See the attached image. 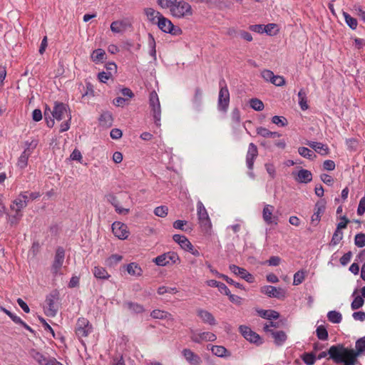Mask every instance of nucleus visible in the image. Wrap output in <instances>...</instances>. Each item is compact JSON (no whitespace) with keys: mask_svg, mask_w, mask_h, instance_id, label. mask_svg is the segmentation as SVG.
Here are the masks:
<instances>
[{"mask_svg":"<svg viewBox=\"0 0 365 365\" xmlns=\"http://www.w3.org/2000/svg\"><path fill=\"white\" fill-rule=\"evenodd\" d=\"M44 118L47 126L53 128L55 124V120L60 121L66 118H68V120H71V113L68 105L56 101L52 110L49 107H46Z\"/></svg>","mask_w":365,"mask_h":365,"instance_id":"obj_1","label":"nucleus"},{"mask_svg":"<svg viewBox=\"0 0 365 365\" xmlns=\"http://www.w3.org/2000/svg\"><path fill=\"white\" fill-rule=\"evenodd\" d=\"M328 354L336 364H343V365H356L357 359L353 356H350L343 350L336 346H331L328 350Z\"/></svg>","mask_w":365,"mask_h":365,"instance_id":"obj_2","label":"nucleus"},{"mask_svg":"<svg viewBox=\"0 0 365 365\" xmlns=\"http://www.w3.org/2000/svg\"><path fill=\"white\" fill-rule=\"evenodd\" d=\"M173 16L178 19L192 15V9L189 3L185 1H175L170 9Z\"/></svg>","mask_w":365,"mask_h":365,"instance_id":"obj_3","label":"nucleus"},{"mask_svg":"<svg viewBox=\"0 0 365 365\" xmlns=\"http://www.w3.org/2000/svg\"><path fill=\"white\" fill-rule=\"evenodd\" d=\"M197 215L202 230L207 232L210 231L212 228L211 220L206 208L201 201H198L197 203Z\"/></svg>","mask_w":365,"mask_h":365,"instance_id":"obj_4","label":"nucleus"},{"mask_svg":"<svg viewBox=\"0 0 365 365\" xmlns=\"http://www.w3.org/2000/svg\"><path fill=\"white\" fill-rule=\"evenodd\" d=\"M230 104V92L224 80L220 82V91L217 101L218 110L226 113Z\"/></svg>","mask_w":365,"mask_h":365,"instance_id":"obj_5","label":"nucleus"},{"mask_svg":"<svg viewBox=\"0 0 365 365\" xmlns=\"http://www.w3.org/2000/svg\"><path fill=\"white\" fill-rule=\"evenodd\" d=\"M149 106L151 109L155 125L157 126H160L161 119V107L158 96L155 91H152L150 94Z\"/></svg>","mask_w":365,"mask_h":365,"instance_id":"obj_6","label":"nucleus"},{"mask_svg":"<svg viewBox=\"0 0 365 365\" xmlns=\"http://www.w3.org/2000/svg\"><path fill=\"white\" fill-rule=\"evenodd\" d=\"M158 28L163 32L173 36H179L182 34V29L179 26H174L170 20L162 16L156 24Z\"/></svg>","mask_w":365,"mask_h":365,"instance_id":"obj_7","label":"nucleus"},{"mask_svg":"<svg viewBox=\"0 0 365 365\" xmlns=\"http://www.w3.org/2000/svg\"><path fill=\"white\" fill-rule=\"evenodd\" d=\"M58 297L57 293H51L47 296L45 301L44 313L48 317H55L58 312Z\"/></svg>","mask_w":365,"mask_h":365,"instance_id":"obj_8","label":"nucleus"},{"mask_svg":"<svg viewBox=\"0 0 365 365\" xmlns=\"http://www.w3.org/2000/svg\"><path fill=\"white\" fill-rule=\"evenodd\" d=\"M65 258V251L63 247H58L56 252L53 262L51 266V272L54 277L63 274L61 268Z\"/></svg>","mask_w":365,"mask_h":365,"instance_id":"obj_9","label":"nucleus"},{"mask_svg":"<svg viewBox=\"0 0 365 365\" xmlns=\"http://www.w3.org/2000/svg\"><path fill=\"white\" fill-rule=\"evenodd\" d=\"M335 346L345 351V353L350 356H353L357 359L359 356H360L363 352H365V336L360 338L356 341V350L345 347L342 344H338Z\"/></svg>","mask_w":365,"mask_h":365,"instance_id":"obj_10","label":"nucleus"},{"mask_svg":"<svg viewBox=\"0 0 365 365\" xmlns=\"http://www.w3.org/2000/svg\"><path fill=\"white\" fill-rule=\"evenodd\" d=\"M190 339L192 341L201 344L204 341H215L217 339L216 335L210 331H198L197 330L190 329Z\"/></svg>","mask_w":365,"mask_h":365,"instance_id":"obj_11","label":"nucleus"},{"mask_svg":"<svg viewBox=\"0 0 365 365\" xmlns=\"http://www.w3.org/2000/svg\"><path fill=\"white\" fill-rule=\"evenodd\" d=\"M153 261L155 264L163 267L168 265L170 262L173 264L177 263L180 261V258L177 253L168 252L158 256L154 258Z\"/></svg>","mask_w":365,"mask_h":365,"instance_id":"obj_12","label":"nucleus"},{"mask_svg":"<svg viewBox=\"0 0 365 365\" xmlns=\"http://www.w3.org/2000/svg\"><path fill=\"white\" fill-rule=\"evenodd\" d=\"M93 328L86 318H79L76 323V334L78 338L88 336L92 332Z\"/></svg>","mask_w":365,"mask_h":365,"instance_id":"obj_13","label":"nucleus"},{"mask_svg":"<svg viewBox=\"0 0 365 365\" xmlns=\"http://www.w3.org/2000/svg\"><path fill=\"white\" fill-rule=\"evenodd\" d=\"M29 202V196L26 192H21L15 200H14L10 205V209L14 212H21Z\"/></svg>","mask_w":365,"mask_h":365,"instance_id":"obj_14","label":"nucleus"},{"mask_svg":"<svg viewBox=\"0 0 365 365\" xmlns=\"http://www.w3.org/2000/svg\"><path fill=\"white\" fill-rule=\"evenodd\" d=\"M239 331L243 337L250 343H254L256 344H262V340L259 335L252 331L249 327L241 325L239 327Z\"/></svg>","mask_w":365,"mask_h":365,"instance_id":"obj_15","label":"nucleus"},{"mask_svg":"<svg viewBox=\"0 0 365 365\" xmlns=\"http://www.w3.org/2000/svg\"><path fill=\"white\" fill-rule=\"evenodd\" d=\"M260 292L269 297L284 299L286 296V291L280 287H275L271 285H265L261 287Z\"/></svg>","mask_w":365,"mask_h":365,"instance_id":"obj_16","label":"nucleus"},{"mask_svg":"<svg viewBox=\"0 0 365 365\" xmlns=\"http://www.w3.org/2000/svg\"><path fill=\"white\" fill-rule=\"evenodd\" d=\"M112 231L114 235L120 240L127 239L130 233L127 225L120 222H114L112 224Z\"/></svg>","mask_w":365,"mask_h":365,"instance_id":"obj_17","label":"nucleus"},{"mask_svg":"<svg viewBox=\"0 0 365 365\" xmlns=\"http://www.w3.org/2000/svg\"><path fill=\"white\" fill-rule=\"evenodd\" d=\"M274 210V207L271 205H265L262 211V217L264 221L267 225H271L272 223L277 225L278 218L277 216L273 215V212Z\"/></svg>","mask_w":365,"mask_h":365,"instance_id":"obj_18","label":"nucleus"},{"mask_svg":"<svg viewBox=\"0 0 365 365\" xmlns=\"http://www.w3.org/2000/svg\"><path fill=\"white\" fill-rule=\"evenodd\" d=\"M182 355L190 365H200L202 363L200 356L190 349H184Z\"/></svg>","mask_w":365,"mask_h":365,"instance_id":"obj_19","label":"nucleus"},{"mask_svg":"<svg viewBox=\"0 0 365 365\" xmlns=\"http://www.w3.org/2000/svg\"><path fill=\"white\" fill-rule=\"evenodd\" d=\"M257 155V146L252 143H250L246 155V164L249 170H252L253 169L255 160Z\"/></svg>","mask_w":365,"mask_h":365,"instance_id":"obj_20","label":"nucleus"},{"mask_svg":"<svg viewBox=\"0 0 365 365\" xmlns=\"http://www.w3.org/2000/svg\"><path fill=\"white\" fill-rule=\"evenodd\" d=\"M30 355L39 365H51L53 361H56L55 358L47 357L34 349L30 351Z\"/></svg>","mask_w":365,"mask_h":365,"instance_id":"obj_21","label":"nucleus"},{"mask_svg":"<svg viewBox=\"0 0 365 365\" xmlns=\"http://www.w3.org/2000/svg\"><path fill=\"white\" fill-rule=\"evenodd\" d=\"M294 180L299 183H308L312 180V173L305 169H301L298 172H293Z\"/></svg>","mask_w":365,"mask_h":365,"instance_id":"obj_22","label":"nucleus"},{"mask_svg":"<svg viewBox=\"0 0 365 365\" xmlns=\"http://www.w3.org/2000/svg\"><path fill=\"white\" fill-rule=\"evenodd\" d=\"M197 315L205 324L210 326L217 324V321L212 313L203 309H197Z\"/></svg>","mask_w":365,"mask_h":365,"instance_id":"obj_23","label":"nucleus"},{"mask_svg":"<svg viewBox=\"0 0 365 365\" xmlns=\"http://www.w3.org/2000/svg\"><path fill=\"white\" fill-rule=\"evenodd\" d=\"M207 349L217 357L225 358L231 356V353L223 346L208 344Z\"/></svg>","mask_w":365,"mask_h":365,"instance_id":"obj_24","label":"nucleus"},{"mask_svg":"<svg viewBox=\"0 0 365 365\" xmlns=\"http://www.w3.org/2000/svg\"><path fill=\"white\" fill-rule=\"evenodd\" d=\"M325 210V203L323 201L317 202L315 205L314 212L311 217L312 222L317 225L321 216Z\"/></svg>","mask_w":365,"mask_h":365,"instance_id":"obj_25","label":"nucleus"},{"mask_svg":"<svg viewBox=\"0 0 365 365\" xmlns=\"http://www.w3.org/2000/svg\"><path fill=\"white\" fill-rule=\"evenodd\" d=\"M173 239L184 250H192V244L185 236L176 234L173 235Z\"/></svg>","mask_w":365,"mask_h":365,"instance_id":"obj_26","label":"nucleus"},{"mask_svg":"<svg viewBox=\"0 0 365 365\" xmlns=\"http://www.w3.org/2000/svg\"><path fill=\"white\" fill-rule=\"evenodd\" d=\"M144 13L148 20L153 24H156L157 21L163 16L159 11H155L153 8L145 9Z\"/></svg>","mask_w":365,"mask_h":365,"instance_id":"obj_27","label":"nucleus"},{"mask_svg":"<svg viewBox=\"0 0 365 365\" xmlns=\"http://www.w3.org/2000/svg\"><path fill=\"white\" fill-rule=\"evenodd\" d=\"M307 145L314 149L316 152L319 153L322 155H326L329 153L328 147L319 142L309 141Z\"/></svg>","mask_w":365,"mask_h":365,"instance_id":"obj_28","label":"nucleus"},{"mask_svg":"<svg viewBox=\"0 0 365 365\" xmlns=\"http://www.w3.org/2000/svg\"><path fill=\"white\" fill-rule=\"evenodd\" d=\"M150 316L153 319H167L173 321L174 319L171 314L168 313V312L160 310V309H154L150 313Z\"/></svg>","mask_w":365,"mask_h":365,"instance_id":"obj_29","label":"nucleus"},{"mask_svg":"<svg viewBox=\"0 0 365 365\" xmlns=\"http://www.w3.org/2000/svg\"><path fill=\"white\" fill-rule=\"evenodd\" d=\"M99 123L103 127H110L113 124V116L111 113L108 111L102 113L99 117Z\"/></svg>","mask_w":365,"mask_h":365,"instance_id":"obj_30","label":"nucleus"},{"mask_svg":"<svg viewBox=\"0 0 365 365\" xmlns=\"http://www.w3.org/2000/svg\"><path fill=\"white\" fill-rule=\"evenodd\" d=\"M106 52L102 48H98L94 50L91 55V60L96 64L103 63L104 59L106 58Z\"/></svg>","mask_w":365,"mask_h":365,"instance_id":"obj_31","label":"nucleus"},{"mask_svg":"<svg viewBox=\"0 0 365 365\" xmlns=\"http://www.w3.org/2000/svg\"><path fill=\"white\" fill-rule=\"evenodd\" d=\"M128 24L125 21H115L110 24V30L115 34L121 33L124 31Z\"/></svg>","mask_w":365,"mask_h":365,"instance_id":"obj_32","label":"nucleus"},{"mask_svg":"<svg viewBox=\"0 0 365 365\" xmlns=\"http://www.w3.org/2000/svg\"><path fill=\"white\" fill-rule=\"evenodd\" d=\"M93 274L95 277L101 279H108L110 277L107 270L104 267L100 266L94 267Z\"/></svg>","mask_w":365,"mask_h":365,"instance_id":"obj_33","label":"nucleus"},{"mask_svg":"<svg viewBox=\"0 0 365 365\" xmlns=\"http://www.w3.org/2000/svg\"><path fill=\"white\" fill-rule=\"evenodd\" d=\"M272 336L277 346L282 345L287 340V334L283 331H272Z\"/></svg>","mask_w":365,"mask_h":365,"instance_id":"obj_34","label":"nucleus"},{"mask_svg":"<svg viewBox=\"0 0 365 365\" xmlns=\"http://www.w3.org/2000/svg\"><path fill=\"white\" fill-rule=\"evenodd\" d=\"M256 132L258 135L264 138H279L281 134L278 132H272L264 127H259L257 128Z\"/></svg>","mask_w":365,"mask_h":365,"instance_id":"obj_35","label":"nucleus"},{"mask_svg":"<svg viewBox=\"0 0 365 365\" xmlns=\"http://www.w3.org/2000/svg\"><path fill=\"white\" fill-rule=\"evenodd\" d=\"M258 314L261 317H262L264 319H269V320L277 319L279 317V314L274 310L260 309L258 311Z\"/></svg>","mask_w":365,"mask_h":365,"instance_id":"obj_36","label":"nucleus"},{"mask_svg":"<svg viewBox=\"0 0 365 365\" xmlns=\"http://www.w3.org/2000/svg\"><path fill=\"white\" fill-rule=\"evenodd\" d=\"M148 46L149 48V54L154 60H156V43L155 40L151 34H148Z\"/></svg>","mask_w":365,"mask_h":365,"instance_id":"obj_37","label":"nucleus"},{"mask_svg":"<svg viewBox=\"0 0 365 365\" xmlns=\"http://www.w3.org/2000/svg\"><path fill=\"white\" fill-rule=\"evenodd\" d=\"M126 270L129 274L139 277L142 275L141 268L135 263H130L127 265Z\"/></svg>","mask_w":365,"mask_h":365,"instance_id":"obj_38","label":"nucleus"},{"mask_svg":"<svg viewBox=\"0 0 365 365\" xmlns=\"http://www.w3.org/2000/svg\"><path fill=\"white\" fill-rule=\"evenodd\" d=\"M328 320L333 324H339L342 320V315L337 311H329L327 313Z\"/></svg>","mask_w":365,"mask_h":365,"instance_id":"obj_39","label":"nucleus"},{"mask_svg":"<svg viewBox=\"0 0 365 365\" xmlns=\"http://www.w3.org/2000/svg\"><path fill=\"white\" fill-rule=\"evenodd\" d=\"M299 104L302 110H305L308 108L307 93L303 89L298 93Z\"/></svg>","mask_w":365,"mask_h":365,"instance_id":"obj_40","label":"nucleus"},{"mask_svg":"<svg viewBox=\"0 0 365 365\" xmlns=\"http://www.w3.org/2000/svg\"><path fill=\"white\" fill-rule=\"evenodd\" d=\"M250 106L253 110L257 111H261L264 108L263 102L256 98L250 100Z\"/></svg>","mask_w":365,"mask_h":365,"instance_id":"obj_41","label":"nucleus"},{"mask_svg":"<svg viewBox=\"0 0 365 365\" xmlns=\"http://www.w3.org/2000/svg\"><path fill=\"white\" fill-rule=\"evenodd\" d=\"M298 153L301 156L309 160H312L316 157L314 152L306 147L299 148Z\"/></svg>","mask_w":365,"mask_h":365,"instance_id":"obj_42","label":"nucleus"},{"mask_svg":"<svg viewBox=\"0 0 365 365\" xmlns=\"http://www.w3.org/2000/svg\"><path fill=\"white\" fill-rule=\"evenodd\" d=\"M31 155L27 154V152H23L17 161V166L21 168H25L28 165V160Z\"/></svg>","mask_w":365,"mask_h":365,"instance_id":"obj_43","label":"nucleus"},{"mask_svg":"<svg viewBox=\"0 0 365 365\" xmlns=\"http://www.w3.org/2000/svg\"><path fill=\"white\" fill-rule=\"evenodd\" d=\"M343 16L346 24L351 29H355L357 26V21L351 16L348 13L343 12Z\"/></svg>","mask_w":365,"mask_h":365,"instance_id":"obj_44","label":"nucleus"},{"mask_svg":"<svg viewBox=\"0 0 365 365\" xmlns=\"http://www.w3.org/2000/svg\"><path fill=\"white\" fill-rule=\"evenodd\" d=\"M126 305L129 310L136 314L142 313L145 310L143 307L138 303L127 302Z\"/></svg>","mask_w":365,"mask_h":365,"instance_id":"obj_45","label":"nucleus"},{"mask_svg":"<svg viewBox=\"0 0 365 365\" xmlns=\"http://www.w3.org/2000/svg\"><path fill=\"white\" fill-rule=\"evenodd\" d=\"M229 269L234 274L240 276L241 278H242L247 272L245 269L240 267L235 264H230Z\"/></svg>","mask_w":365,"mask_h":365,"instance_id":"obj_46","label":"nucleus"},{"mask_svg":"<svg viewBox=\"0 0 365 365\" xmlns=\"http://www.w3.org/2000/svg\"><path fill=\"white\" fill-rule=\"evenodd\" d=\"M305 279V272L303 270H299L294 274L293 284L299 285L303 282Z\"/></svg>","mask_w":365,"mask_h":365,"instance_id":"obj_47","label":"nucleus"},{"mask_svg":"<svg viewBox=\"0 0 365 365\" xmlns=\"http://www.w3.org/2000/svg\"><path fill=\"white\" fill-rule=\"evenodd\" d=\"M38 141L36 140H32L31 141L25 142V149L23 152H27V154L31 155L34 150L36 148Z\"/></svg>","mask_w":365,"mask_h":365,"instance_id":"obj_48","label":"nucleus"},{"mask_svg":"<svg viewBox=\"0 0 365 365\" xmlns=\"http://www.w3.org/2000/svg\"><path fill=\"white\" fill-rule=\"evenodd\" d=\"M317 336L320 340H327L328 339V332L326 328L321 325L316 329Z\"/></svg>","mask_w":365,"mask_h":365,"instance_id":"obj_49","label":"nucleus"},{"mask_svg":"<svg viewBox=\"0 0 365 365\" xmlns=\"http://www.w3.org/2000/svg\"><path fill=\"white\" fill-rule=\"evenodd\" d=\"M343 238V232L341 230H336L334 232L331 240V245L335 246L338 245Z\"/></svg>","mask_w":365,"mask_h":365,"instance_id":"obj_50","label":"nucleus"},{"mask_svg":"<svg viewBox=\"0 0 365 365\" xmlns=\"http://www.w3.org/2000/svg\"><path fill=\"white\" fill-rule=\"evenodd\" d=\"M272 122L280 127H284L287 125V120L283 116L274 115L272 118Z\"/></svg>","mask_w":365,"mask_h":365,"instance_id":"obj_51","label":"nucleus"},{"mask_svg":"<svg viewBox=\"0 0 365 365\" xmlns=\"http://www.w3.org/2000/svg\"><path fill=\"white\" fill-rule=\"evenodd\" d=\"M22 216V212H15L14 215H9L8 222L11 225H16L19 223Z\"/></svg>","mask_w":365,"mask_h":365,"instance_id":"obj_52","label":"nucleus"},{"mask_svg":"<svg viewBox=\"0 0 365 365\" xmlns=\"http://www.w3.org/2000/svg\"><path fill=\"white\" fill-rule=\"evenodd\" d=\"M264 33L269 36L275 35L278 31L276 24H268L264 26Z\"/></svg>","mask_w":365,"mask_h":365,"instance_id":"obj_53","label":"nucleus"},{"mask_svg":"<svg viewBox=\"0 0 365 365\" xmlns=\"http://www.w3.org/2000/svg\"><path fill=\"white\" fill-rule=\"evenodd\" d=\"M122 256L119 255H113L106 259V263L108 266L111 267L120 262Z\"/></svg>","mask_w":365,"mask_h":365,"instance_id":"obj_54","label":"nucleus"},{"mask_svg":"<svg viewBox=\"0 0 365 365\" xmlns=\"http://www.w3.org/2000/svg\"><path fill=\"white\" fill-rule=\"evenodd\" d=\"M364 303V301L362 297L357 296L354 299L353 302H351V307L353 310H356L361 307Z\"/></svg>","mask_w":365,"mask_h":365,"instance_id":"obj_55","label":"nucleus"},{"mask_svg":"<svg viewBox=\"0 0 365 365\" xmlns=\"http://www.w3.org/2000/svg\"><path fill=\"white\" fill-rule=\"evenodd\" d=\"M178 292V291L176 287H168L162 286L158 289V294L160 295H163L165 293L175 294Z\"/></svg>","mask_w":365,"mask_h":365,"instance_id":"obj_56","label":"nucleus"},{"mask_svg":"<svg viewBox=\"0 0 365 365\" xmlns=\"http://www.w3.org/2000/svg\"><path fill=\"white\" fill-rule=\"evenodd\" d=\"M168 209L166 206L162 205L157 207L154 210V214L160 217H165L168 215Z\"/></svg>","mask_w":365,"mask_h":365,"instance_id":"obj_57","label":"nucleus"},{"mask_svg":"<svg viewBox=\"0 0 365 365\" xmlns=\"http://www.w3.org/2000/svg\"><path fill=\"white\" fill-rule=\"evenodd\" d=\"M354 243L358 247L365 246V234L359 233L356 235L354 237Z\"/></svg>","mask_w":365,"mask_h":365,"instance_id":"obj_58","label":"nucleus"},{"mask_svg":"<svg viewBox=\"0 0 365 365\" xmlns=\"http://www.w3.org/2000/svg\"><path fill=\"white\" fill-rule=\"evenodd\" d=\"M302 358L307 365H313L315 362V356L312 353H305Z\"/></svg>","mask_w":365,"mask_h":365,"instance_id":"obj_59","label":"nucleus"},{"mask_svg":"<svg viewBox=\"0 0 365 365\" xmlns=\"http://www.w3.org/2000/svg\"><path fill=\"white\" fill-rule=\"evenodd\" d=\"M202 99V91L200 88H196L193 98V103L196 106H200Z\"/></svg>","mask_w":365,"mask_h":365,"instance_id":"obj_60","label":"nucleus"},{"mask_svg":"<svg viewBox=\"0 0 365 365\" xmlns=\"http://www.w3.org/2000/svg\"><path fill=\"white\" fill-rule=\"evenodd\" d=\"M261 76L264 80L271 83L274 76V74L272 71L268 70V69H264L262 71Z\"/></svg>","mask_w":365,"mask_h":365,"instance_id":"obj_61","label":"nucleus"},{"mask_svg":"<svg viewBox=\"0 0 365 365\" xmlns=\"http://www.w3.org/2000/svg\"><path fill=\"white\" fill-rule=\"evenodd\" d=\"M176 0H158V5L163 9H169L173 6Z\"/></svg>","mask_w":365,"mask_h":365,"instance_id":"obj_62","label":"nucleus"},{"mask_svg":"<svg viewBox=\"0 0 365 365\" xmlns=\"http://www.w3.org/2000/svg\"><path fill=\"white\" fill-rule=\"evenodd\" d=\"M271 83L276 86H282L285 84V80L281 76L274 75Z\"/></svg>","mask_w":365,"mask_h":365,"instance_id":"obj_63","label":"nucleus"},{"mask_svg":"<svg viewBox=\"0 0 365 365\" xmlns=\"http://www.w3.org/2000/svg\"><path fill=\"white\" fill-rule=\"evenodd\" d=\"M365 212V197H363L359 200V203L357 208V214L359 215H363Z\"/></svg>","mask_w":365,"mask_h":365,"instance_id":"obj_64","label":"nucleus"}]
</instances>
